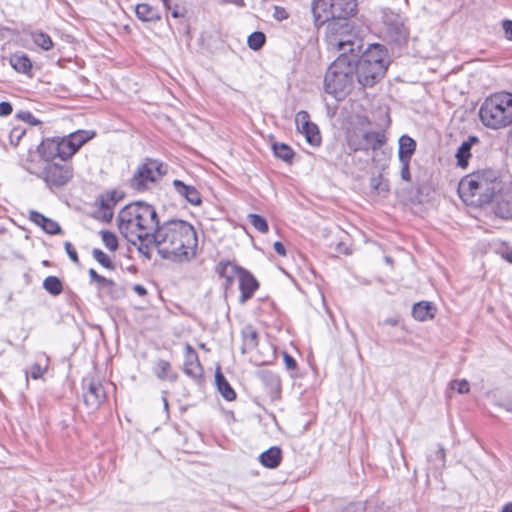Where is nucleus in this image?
<instances>
[{
  "label": "nucleus",
  "instance_id": "obj_1",
  "mask_svg": "<svg viewBox=\"0 0 512 512\" xmlns=\"http://www.w3.org/2000/svg\"><path fill=\"white\" fill-rule=\"evenodd\" d=\"M329 45L340 54L329 66L325 74L324 87L328 94L340 100L353 88L355 60L359 57L362 46L360 40L351 35L341 38L331 37Z\"/></svg>",
  "mask_w": 512,
  "mask_h": 512
},
{
  "label": "nucleus",
  "instance_id": "obj_2",
  "mask_svg": "<svg viewBox=\"0 0 512 512\" xmlns=\"http://www.w3.org/2000/svg\"><path fill=\"white\" fill-rule=\"evenodd\" d=\"M151 239L156 243L157 253L162 259L184 263L196 256L197 233L187 221L167 220L159 224Z\"/></svg>",
  "mask_w": 512,
  "mask_h": 512
},
{
  "label": "nucleus",
  "instance_id": "obj_3",
  "mask_svg": "<svg viewBox=\"0 0 512 512\" xmlns=\"http://www.w3.org/2000/svg\"><path fill=\"white\" fill-rule=\"evenodd\" d=\"M159 224L154 206L142 201L126 205L118 214L119 231L132 244H135V238L151 239Z\"/></svg>",
  "mask_w": 512,
  "mask_h": 512
},
{
  "label": "nucleus",
  "instance_id": "obj_4",
  "mask_svg": "<svg viewBox=\"0 0 512 512\" xmlns=\"http://www.w3.org/2000/svg\"><path fill=\"white\" fill-rule=\"evenodd\" d=\"M506 181L493 169L477 170L466 175L459 183L460 197L470 204H493Z\"/></svg>",
  "mask_w": 512,
  "mask_h": 512
},
{
  "label": "nucleus",
  "instance_id": "obj_5",
  "mask_svg": "<svg viewBox=\"0 0 512 512\" xmlns=\"http://www.w3.org/2000/svg\"><path fill=\"white\" fill-rule=\"evenodd\" d=\"M479 118L489 129L509 127L512 124V93L501 91L485 98L479 108Z\"/></svg>",
  "mask_w": 512,
  "mask_h": 512
},
{
  "label": "nucleus",
  "instance_id": "obj_6",
  "mask_svg": "<svg viewBox=\"0 0 512 512\" xmlns=\"http://www.w3.org/2000/svg\"><path fill=\"white\" fill-rule=\"evenodd\" d=\"M388 67L387 51L380 44H373L355 60V76L363 87H372L385 74Z\"/></svg>",
  "mask_w": 512,
  "mask_h": 512
},
{
  "label": "nucleus",
  "instance_id": "obj_7",
  "mask_svg": "<svg viewBox=\"0 0 512 512\" xmlns=\"http://www.w3.org/2000/svg\"><path fill=\"white\" fill-rule=\"evenodd\" d=\"M167 172V167L162 162L147 158L135 170L130 179V187L136 191L143 192L154 185Z\"/></svg>",
  "mask_w": 512,
  "mask_h": 512
},
{
  "label": "nucleus",
  "instance_id": "obj_8",
  "mask_svg": "<svg viewBox=\"0 0 512 512\" xmlns=\"http://www.w3.org/2000/svg\"><path fill=\"white\" fill-rule=\"evenodd\" d=\"M74 171L71 164L48 162L42 167L37 177L42 179L51 190L59 189L67 185L73 178Z\"/></svg>",
  "mask_w": 512,
  "mask_h": 512
},
{
  "label": "nucleus",
  "instance_id": "obj_9",
  "mask_svg": "<svg viewBox=\"0 0 512 512\" xmlns=\"http://www.w3.org/2000/svg\"><path fill=\"white\" fill-rule=\"evenodd\" d=\"M63 144L62 138H47L38 146V153L45 163L54 162L56 158L66 161L69 158Z\"/></svg>",
  "mask_w": 512,
  "mask_h": 512
},
{
  "label": "nucleus",
  "instance_id": "obj_10",
  "mask_svg": "<svg viewBox=\"0 0 512 512\" xmlns=\"http://www.w3.org/2000/svg\"><path fill=\"white\" fill-rule=\"evenodd\" d=\"M84 392L83 399L87 407L97 409L105 400L106 393L102 383L91 377L83 380Z\"/></svg>",
  "mask_w": 512,
  "mask_h": 512
},
{
  "label": "nucleus",
  "instance_id": "obj_11",
  "mask_svg": "<svg viewBox=\"0 0 512 512\" xmlns=\"http://www.w3.org/2000/svg\"><path fill=\"white\" fill-rule=\"evenodd\" d=\"M295 123L298 131L303 134L306 141L313 145L318 146L321 143V135L316 124L310 121V116L307 111H299L295 117Z\"/></svg>",
  "mask_w": 512,
  "mask_h": 512
},
{
  "label": "nucleus",
  "instance_id": "obj_12",
  "mask_svg": "<svg viewBox=\"0 0 512 512\" xmlns=\"http://www.w3.org/2000/svg\"><path fill=\"white\" fill-rule=\"evenodd\" d=\"M492 205V210L497 216L512 219V182H505Z\"/></svg>",
  "mask_w": 512,
  "mask_h": 512
},
{
  "label": "nucleus",
  "instance_id": "obj_13",
  "mask_svg": "<svg viewBox=\"0 0 512 512\" xmlns=\"http://www.w3.org/2000/svg\"><path fill=\"white\" fill-rule=\"evenodd\" d=\"M311 12L313 23L320 27L330 20H334L333 0H312Z\"/></svg>",
  "mask_w": 512,
  "mask_h": 512
},
{
  "label": "nucleus",
  "instance_id": "obj_14",
  "mask_svg": "<svg viewBox=\"0 0 512 512\" xmlns=\"http://www.w3.org/2000/svg\"><path fill=\"white\" fill-rule=\"evenodd\" d=\"M363 144H354L352 139L348 140L350 150L356 152L360 150H377L380 149L386 142V137L382 132L367 131L362 135Z\"/></svg>",
  "mask_w": 512,
  "mask_h": 512
},
{
  "label": "nucleus",
  "instance_id": "obj_15",
  "mask_svg": "<svg viewBox=\"0 0 512 512\" xmlns=\"http://www.w3.org/2000/svg\"><path fill=\"white\" fill-rule=\"evenodd\" d=\"M95 136V132L87 130H79L63 137L64 148L66 149L68 158L72 157L87 141Z\"/></svg>",
  "mask_w": 512,
  "mask_h": 512
},
{
  "label": "nucleus",
  "instance_id": "obj_16",
  "mask_svg": "<svg viewBox=\"0 0 512 512\" xmlns=\"http://www.w3.org/2000/svg\"><path fill=\"white\" fill-rule=\"evenodd\" d=\"M185 351L184 373L196 382H200L203 377V368L198 355L190 344H186Z\"/></svg>",
  "mask_w": 512,
  "mask_h": 512
},
{
  "label": "nucleus",
  "instance_id": "obj_17",
  "mask_svg": "<svg viewBox=\"0 0 512 512\" xmlns=\"http://www.w3.org/2000/svg\"><path fill=\"white\" fill-rule=\"evenodd\" d=\"M240 289V302L245 303L250 299L259 287L256 278L246 269H244L238 277Z\"/></svg>",
  "mask_w": 512,
  "mask_h": 512
},
{
  "label": "nucleus",
  "instance_id": "obj_18",
  "mask_svg": "<svg viewBox=\"0 0 512 512\" xmlns=\"http://www.w3.org/2000/svg\"><path fill=\"white\" fill-rule=\"evenodd\" d=\"M172 185L179 196L184 198L191 205L197 206L202 202L199 191L192 185H187L181 180L175 179Z\"/></svg>",
  "mask_w": 512,
  "mask_h": 512
},
{
  "label": "nucleus",
  "instance_id": "obj_19",
  "mask_svg": "<svg viewBox=\"0 0 512 512\" xmlns=\"http://www.w3.org/2000/svg\"><path fill=\"white\" fill-rule=\"evenodd\" d=\"M335 19H347L354 16L357 11L356 0H333Z\"/></svg>",
  "mask_w": 512,
  "mask_h": 512
},
{
  "label": "nucleus",
  "instance_id": "obj_20",
  "mask_svg": "<svg viewBox=\"0 0 512 512\" xmlns=\"http://www.w3.org/2000/svg\"><path fill=\"white\" fill-rule=\"evenodd\" d=\"M29 218L33 223L40 226L48 234L54 235L60 233L61 231V227L56 221L44 216L40 212L31 211Z\"/></svg>",
  "mask_w": 512,
  "mask_h": 512
},
{
  "label": "nucleus",
  "instance_id": "obj_21",
  "mask_svg": "<svg viewBox=\"0 0 512 512\" xmlns=\"http://www.w3.org/2000/svg\"><path fill=\"white\" fill-rule=\"evenodd\" d=\"M479 139L476 136H469L467 140L463 141L456 152L457 166L463 169L467 168L469 158L471 157L472 145L478 143Z\"/></svg>",
  "mask_w": 512,
  "mask_h": 512
},
{
  "label": "nucleus",
  "instance_id": "obj_22",
  "mask_svg": "<svg viewBox=\"0 0 512 512\" xmlns=\"http://www.w3.org/2000/svg\"><path fill=\"white\" fill-rule=\"evenodd\" d=\"M244 268L231 261H221L216 267L218 274L225 278L228 285H231L235 277H239Z\"/></svg>",
  "mask_w": 512,
  "mask_h": 512
},
{
  "label": "nucleus",
  "instance_id": "obj_23",
  "mask_svg": "<svg viewBox=\"0 0 512 512\" xmlns=\"http://www.w3.org/2000/svg\"><path fill=\"white\" fill-rule=\"evenodd\" d=\"M282 460V451L279 447L273 446L259 455L260 463L270 469L277 468Z\"/></svg>",
  "mask_w": 512,
  "mask_h": 512
},
{
  "label": "nucleus",
  "instance_id": "obj_24",
  "mask_svg": "<svg viewBox=\"0 0 512 512\" xmlns=\"http://www.w3.org/2000/svg\"><path fill=\"white\" fill-rule=\"evenodd\" d=\"M153 373L160 380L175 382L178 379V375L172 370L170 363L163 359L156 362Z\"/></svg>",
  "mask_w": 512,
  "mask_h": 512
},
{
  "label": "nucleus",
  "instance_id": "obj_25",
  "mask_svg": "<svg viewBox=\"0 0 512 512\" xmlns=\"http://www.w3.org/2000/svg\"><path fill=\"white\" fill-rule=\"evenodd\" d=\"M242 347L243 354L253 351L258 346V333L252 326H245L242 330Z\"/></svg>",
  "mask_w": 512,
  "mask_h": 512
},
{
  "label": "nucleus",
  "instance_id": "obj_26",
  "mask_svg": "<svg viewBox=\"0 0 512 512\" xmlns=\"http://www.w3.org/2000/svg\"><path fill=\"white\" fill-rule=\"evenodd\" d=\"M123 193L117 190L108 191L99 197L100 207L105 210V215L107 211L109 212V216H112L111 210L113 207L123 198Z\"/></svg>",
  "mask_w": 512,
  "mask_h": 512
},
{
  "label": "nucleus",
  "instance_id": "obj_27",
  "mask_svg": "<svg viewBox=\"0 0 512 512\" xmlns=\"http://www.w3.org/2000/svg\"><path fill=\"white\" fill-rule=\"evenodd\" d=\"M398 158L399 160H411L416 150V141L408 135H402L399 138Z\"/></svg>",
  "mask_w": 512,
  "mask_h": 512
},
{
  "label": "nucleus",
  "instance_id": "obj_28",
  "mask_svg": "<svg viewBox=\"0 0 512 512\" xmlns=\"http://www.w3.org/2000/svg\"><path fill=\"white\" fill-rule=\"evenodd\" d=\"M11 66L19 73L29 74L32 69L30 58L24 53H15L9 60Z\"/></svg>",
  "mask_w": 512,
  "mask_h": 512
},
{
  "label": "nucleus",
  "instance_id": "obj_29",
  "mask_svg": "<svg viewBox=\"0 0 512 512\" xmlns=\"http://www.w3.org/2000/svg\"><path fill=\"white\" fill-rule=\"evenodd\" d=\"M135 13L138 19L143 22H154L160 19L158 10L146 3L138 4L135 8Z\"/></svg>",
  "mask_w": 512,
  "mask_h": 512
},
{
  "label": "nucleus",
  "instance_id": "obj_30",
  "mask_svg": "<svg viewBox=\"0 0 512 512\" xmlns=\"http://www.w3.org/2000/svg\"><path fill=\"white\" fill-rule=\"evenodd\" d=\"M413 317L418 321H426L434 317V307L430 302H419L413 306Z\"/></svg>",
  "mask_w": 512,
  "mask_h": 512
},
{
  "label": "nucleus",
  "instance_id": "obj_31",
  "mask_svg": "<svg viewBox=\"0 0 512 512\" xmlns=\"http://www.w3.org/2000/svg\"><path fill=\"white\" fill-rule=\"evenodd\" d=\"M215 380L218 387V391L220 392L224 399H226L227 401H232L236 398L235 391L233 390L231 385L228 383V381L220 371L216 372Z\"/></svg>",
  "mask_w": 512,
  "mask_h": 512
},
{
  "label": "nucleus",
  "instance_id": "obj_32",
  "mask_svg": "<svg viewBox=\"0 0 512 512\" xmlns=\"http://www.w3.org/2000/svg\"><path fill=\"white\" fill-rule=\"evenodd\" d=\"M98 288L112 299L120 298L123 295V290L112 279L105 278V283H100Z\"/></svg>",
  "mask_w": 512,
  "mask_h": 512
},
{
  "label": "nucleus",
  "instance_id": "obj_33",
  "mask_svg": "<svg viewBox=\"0 0 512 512\" xmlns=\"http://www.w3.org/2000/svg\"><path fill=\"white\" fill-rule=\"evenodd\" d=\"M31 38L35 45L45 51H48L53 47V41L51 37L43 31H33L31 33Z\"/></svg>",
  "mask_w": 512,
  "mask_h": 512
},
{
  "label": "nucleus",
  "instance_id": "obj_34",
  "mask_svg": "<svg viewBox=\"0 0 512 512\" xmlns=\"http://www.w3.org/2000/svg\"><path fill=\"white\" fill-rule=\"evenodd\" d=\"M43 288L53 296L60 295L63 291V285L56 276H48L43 281Z\"/></svg>",
  "mask_w": 512,
  "mask_h": 512
},
{
  "label": "nucleus",
  "instance_id": "obj_35",
  "mask_svg": "<svg viewBox=\"0 0 512 512\" xmlns=\"http://www.w3.org/2000/svg\"><path fill=\"white\" fill-rule=\"evenodd\" d=\"M138 244V251L144 255L147 259H150L152 256V249H156V243L154 240L150 239V237H140L135 238V244Z\"/></svg>",
  "mask_w": 512,
  "mask_h": 512
},
{
  "label": "nucleus",
  "instance_id": "obj_36",
  "mask_svg": "<svg viewBox=\"0 0 512 512\" xmlns=\"http://www.w3.org/2000/svg\"><path fill=\"white\" fill-rule=\"evenodd\" d=\"M272 149L274 155L285 162H291L294 157V152L291 147L284 143H274Z\"/></svg>",
  "mask_w": 512,
  "mask_h": 512
},
{
  "label": "nucleus",
  "instance_id": "obj_37",
  "mask_svg": "<svg viewBox=\"0 0 512 512\" xmlns=\"http://www.w3.org/2000/svg\"><path fill=\"white\" fill-rule=\"evenodd\" d=\"M248 220L250 224L259 232L266 233L268 231V223L264 217L258 214H249Z\"/></svg>",
  "mask_w": 512,
  "mask_h": 512
},
{
  "label": "nucleus",
  "instance_id": "obj_38",
  "mask_svg": "<svg viewBox=\"0 0 512 512\" xmlns=\"http://www.w3.org/2000/svg\"><path fill=\"white\" fill-rule=\"evenodd\" d=\"M248 46L252 50H259L265 43V35L260 31L253 32L247 39Z\"/></svg>",
  "mask_w": 512,
  "mask_h": 512
},
{
  "label": "nucleus",
  "instance_id": "obj_39",
  "mask_svg": "<svg viewBox=\"0 0 512 512\" xmlns=\"http://www.w3.org/2000/svg\"><path fill=\"white\" fill-rule=\"evenodd\" d=\"M92 255L94 257V259L100 264L102 265L103 267L107 268V269H114V264L112 262V260L110 259V257L104 253L102 250L98 249V248H95L93 249L92 251Z\"/></svg>",
  "mask_w": 512,
  "mask_h": 512
},
{
  "label": "nucleus",
  "instance_id": "obj_40",
  "mask_svg": "<svg viewBox=\"0 0 512 512\" xmlns=\"http://www.w3.org/2000/svg\"><path fill=\"white\" fill-rule=\"evenodd\" d=\"M102 242L106 248L111 251H115L118 248V240L114 233L110 231H102Z\"/></svg>",
  "mask_w": 512,
  "mask_h": 512
},
{
  "label": "nucleus",
  "instance_id": "obj_41",
  "mask_svg": "<svg viewBox=\"0 0 512 512\" xmlns=\"http://www.w3.org/2000/svg\"><path fill=\"white\" fill-rule=\"evenodd\" d=\"M262 381H264L267 385H269L273 389L280 388V380L277 375L270 371H261L259 373Z\"/></svg>",
  "mask_w": 512,
  "mask_h": 512
},
{
  "label": "nucleus",
  "instance_id": "obj_42",
  "mask_svg": "<svg viewBox=\"0 0 512 512\" xmlns=\"http://www.w3.org/2000/svg\"><path fill=\"white\" fill-rule=\"evenodd\" d=\"M167 10L171 12L173 18L184 16L183 9L178 5L176 0H162Z\"/></svg>",
  "mask_w": 512,
  "mask_h": 512
},
{
  "label": "nucleus",
  "instance_id": "obj_43",
  "mask_svg": "<svg viewBox=\"0 0 512 512\" xmlns=\"http://www.w3.org/2000/svg\"><path fill=\"white\" fill-rule=\"evenodd\" d=\"M17 118L20 120L29 123L32 126L39 125L41 122L34 117V115L30 111H19L16 114Z\"/></svg>",
  "mask_w": 512,
  "mask_h": 512
},
{
  "label": "nucleus",
  "instance_id": "obj_44",
  "mask_svg": "<svg viewBox=\"0 0 512 512\" xmlns=\"http://www.w3.org/2000/svg\"><path fill=\"white\" fill-rule=\"evenodd\" d=\"M401 164L400 175L401 179L406 182H411L410 174V160H399Z\"/></svg>",
  "mask_w": 512,
  "mask_h": 512
},
{
  "label": "nucleus",
  "instance_id": "obj_45",
  "mask_svg": "<svg viewBox=\"0 0 512 512\" xmlns=\"http://www.w3.org/2000/svg\"><path fill=\"white\" fill-rule=\"evenodd\" d=\"M451 388L458 393H467L469 391V383L465 379L455 380L451 383Z\"/></svg>",
  "mask_w": 512,
  "mask_h": 512
},
{
  "label": "nucleus",
  "instance_id": "obj_46",
  "mask_svg": "<svg viewBox=\"0 0 512 512\" xmlns=\"http://www.w3.org/2000/svg\"><path fill=\"white\" fill-rule=\"evenodd\" d=\"M64 248H65V251L67 252L69 258L71 259V261L74 262L75 264H78L79 258H78V254H77L74 246L70 242L67 241L64 243Z\"/></svg>",
  "mask_w": 512,
  "mask_h": 512
},
{
  "label": "nucleus",
  "instance_id": "obj_47",
  "mask_svg": "<svg viewBox=\"0 0 512 512\" xmlns=\"http://www.w3.org/2000/svg\"><path fill=\"white\" fill-rule=\"evenodd\" d=\"M283 360L287 370L294 371L297 368L296 360L287 352H283Z\"/></svg>",
  "mask_w": 512,
  "mask_h": 512
},
{
  "label": "nucleus",
  "instance_id": "obj_48",
  "mask_svg": "<svg viewBox=\"0 0 512 512\" xmlns=\"http://www.w3.org/2000/svg\"><path fill=\"white\" fill-rule=\"evenodd\" d=\"M46 368H42L39 364H33L30 368V375L33 379L42 377Z\"/></svg>",
  "mask_w": 512,
  "mask_h": 512
},
{
  "label": "nucleus",
  "instance_id": "obj_49",
  "mask_svg": "<svg viewBox=\"0 0 512 512\" xmlns=\"http://www.w3.org/2000/svg\"><path fill=\"white\" fill-rule=\"evenodd\" d=\"M502 28L505 32V37L512 41V20H504L502 22Z\"/></svg>",
  "mask_w": 512,
  "mask_h": 512
},
{
  "label": "nucleus",
  "instance_id": "obj_50",
  "mask_svg": "<svg viewBox=\"0 0 512 512\" xmlns=\"http://www.w3.org/2000/svg\"><path fill=\"white\" fill-rule=\"evenodd\" d=\"M88 273L91 281L97 283V285L105 283V277L99 275L93 268L89 269Z\"/></svg>",
  "mask_w": 512,
  "mask_h": 512
},
{
  "label": "nucleus",
  "instance_id": "obj_51",
  "mask_svg": "<svg viewBox=\"0 0 512 512\" xmlns=\"http://www.w3.org/2000/svg\"><path fill=\"white\" fill-rule=\"evenodd\" d=\"M12 105L9 102H0V116H8L12 113Z\"/></svg>",
  "mask_w": 512,
  "mask_h": 512
},
{
  "label": "nucleus",
  "instance_id": "obj_52",
  "mask_svg": "<svg viewBox=\"0 0 512 512\" xmlns=\"http://www.w3.org/2000/svg\"><path fill=\"white\" fill-rule=\"evenodd\" d=\"M274 16L278 19V20H285L288 18V13L287 11L282 8V7H278V6H275V13H274Z\"/></svg>",
  "mask_w": 512,
  "mask_h": 512
},
{
  "label": "nucleus",
  "instance_id": "obj_53",
  "mask_svg": "<svg viewBox=\"0 0 512 512\" xmlns=\"http://www.w3.org/2000/svg\"><path fill=\"white\" fill-rule=\"evenodd\" d=\"M273 247H274L275 252L278 255H280V256H285L286 255L285 247H284V245L281 242L276 241L274 243Z\"/></svg>",
  "mask_w": 512,
  "mask_h": 512
},
{
  "label": "nucleus",
  "instance_id": "obj_54",
  "mask_svg": "<svg viewBox=\"0 0 512 512\" xmlns=\"http://www.w3.org/2000/svg\"><path fill=\"white\" fill-rule=\"evenodd\" d=\"M347 511L348 512H362L363 511V506L361 503H351L347 506Z\"/></svg>",
  "mask_w": 512,
  "mask_h": 512
},
{
  "label": "nucleus",
  "instance_id": "obj_55",
  "mask_svg": "<svg viewBox=\"0 0 512 512\" xmlns=\"http://www.w3.org/2000/svg\"><path fill=\"white\" fill-rule=\"evenodd\" d=\"M133 291L138 294L139 296L143 297L147 294V290L143 285L135 284L133 286Z\"/></svg>",
  "mask_w": 512,
  "mask_h": 512
},
{
  "label": "nucleus",
  "instance_id": "obj_56",
  "mask_svg": "<svg viewBox=\"0 0 512 512\" xmlns=\"http://www.w3.org/2000/svg\"><path fill=\"white\" fill-rule=\"evenodd\" d=\"M223 3H232L235 5H243V0H220Z\"/></svg>",
  "mask_w": 512,
  "mask_h": 512
},
{
  "label": "nucleus",
  "instance_id": "obj_57",
  "mask_svg": "<svg viewBox=\"0 0 512 512\" xmlns=\"http://www.w3.org/2000/svg\"><path fill=\"white\" fill-rule=\"evenodd\" d=\"M397 322H398V321H397L396 319H393V318H389V319H386V320H385V323H386V324H388V325H390V326H395V325H397Z\"/></svg>",
  "mask_w": 512,
  "mask_h": 512
},
{
  "label": "nucleus",
  "instance_id": "obj_58",
  "mask_svg": "<svg viewBox=\"0 0 512 512\" xmlns=\"http://www.w3.org/2000/svg\"><path fill=\"white\" fill-rule=\"evenodd\" d=\"M502 512H512V503H508L503 507Z\"/></svg>",
  "mask_w": 512,
  "mask_h": 512
},
{
  "label": "nucleus",
  "instance_id": "obj_59",
  "mask_svg": "<svg viewBox=\"0 0 512 512\" xmlns=\"http://www.w3.org/2000/svg\"><path fill=\"white\" fill-rule=\"evenodd\" d=\"M504 258H505L508 262L512 263V251L507 252V253L504 255Z\"/></svg>",
  "mask_w": 512,
  "mask_h": 512
},
{
  "label": "nucleus",
  "instance_id": "obj_60",
  "mask_svg": "<svg viewBox=\"0 0 512 512\" xmlns=\"http://www.w3.org/2000/svg\"><path fill=\"white\" fill-rule=\"evenodd\" d=\"M163 406L165 408V410H168V401H167V398L166 396H163Z\"/></svg>",
  "mask_w": 512,
  "mask_h": 512
},
{
  "label": "nucleus",
  "instance_id": "obj_61",
  "mask_svg": "<svg viewBox=\"0 0 512 512\" xmlns=\"http://www.w3.org/2000/svg\"><path fill=\"white\" fill-rule=\"evenodd\" d=\"M350 138L352 139V141L354 142V144H363V140L358 142V141H356V140L354 139V137H353L352 135L348 136L347 141H348Z\"/></svg>",
  "mask_w": 512,
  "mask_h": 512
},
{
  "label": "nucleus",
  "instance_id": "obj_62",
  "mask_svg": "<svg viewBox=\"0 0 512 512\" xmlns=\"http://www.w3.org/2000/svg\"><path fill=\"white\" fill-rule=\"evenodd\" d=\"M398 34H399L400 37H405L406 33H405V30H404L403 27L398 30Z\"/></svg>",
  "mask_w": 512,
  "mask_h": 512
},
{
  "label": "nucleus",
  "instance_id": "obj_63",
  "mask_svg": "<svg viewBox=\"0 0 512 512\" xmlns=\"http://www.w3.org/2000/svg\"><path fill=\"white\" fill-rule=\"evenodd\" d=\"M23 134H24V131H20L19 133H16L17 139L19 140Z\"/></svg>",
  "mask_w": 512,
  "mask_h": 512
},
{
  "label": "nucleus",
  "instance_id": "obj_64",
  "mask_svg": "<svg viewBox=\"0 0 512 512\" xmlns=\"http://www.w3.org/2000/svg\"><path fill=\"white\" fill-rule=\"evenodd\" d=\"M23 134H24V131H20L19 133H16L17 139L19 140Z\"/></svg>",
  "mask_w": 512,
  "mask_h": 512
}]
</instances>
